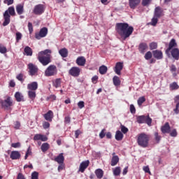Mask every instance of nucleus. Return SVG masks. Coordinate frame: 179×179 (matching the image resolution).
I'll return each instance as SVG.
<instances>
[{"instance_id":"f257e3e1","label":"nucleus","mask_w":179,"mask_h":179,"mask_svg":"<svg viewBox=\"0 0 179 179\" xmlns=\"http://www.w3.org/2000/svg\"><path fill=\"white\" fill-rule=\"evenodd\" d=\"M115 30L117 34L125 40L134 33V27L129 26L127 22H118L115 24Z\"/></svg>"},{"instance_id":"f03ea898","label":"nucleus","mask_w":179,"mask_h":179,"mask_svg":"<svg viewBox=\"0 0 179 179\" xmlns=\"http://www.w3.org/2000/svg\"><path fill=\"white\" fill-rule=\"evenodd\" d=\"M51 52L52 51L50 49H46L38 52V59L44 66L48 65V64L51 62Z\"/></svg>"},{"instance_id":"7ed1b4c3","label":"nucleus","mask_w":179,"mask_h":179,"mask_svg":"<svg viewBox=\"0 0 179 179\" xmlns=\"http://www.w3.org/2000/svg\"><path fill=\"white\" fill-rule=\"evenodd\" d=\"M137 143L141 148H148L149 145V136L145 133H141L137 136Z\"/></svg>"},{"instance_id":"20e7f679","label":"nucleus","mask_w":179,"mask_h":179,"mask_svg":"<svg viewBox=\"0 0 179 179\" xmlns=\"http://www.w3.org/2000/svg\"><path fill=\"white\" fill-rule=\"evenodd\" d=\"M15 15L16 13L15 12V8L12 6L9 7L3 13L4 22H3V26H8V24L10 23V16H15Z\"/></svg>"},{"instance_id":"39448f33","label":"nucleus","mask_w":179,"mask_h":179,"mask_svg":"<svg viewBox=\"0 0 179 179\" xmlns=\"http://www.w3.org/2000/svg\"><path fill=\"white\" fill-rule=\"evenodd\" d=\"M57 73H58V69L55 65L49 66L45 71V76L48 77L55 76Z\"/></svg>"},{"instance_id":"423d86ee","label":"nucleus","mask_w":179,"mask_h":179,"mask_svg":"<svg viewBox=\"0 0 179 179\" xmlns=\"http://www.w3.org/2000/svg\"><path fill=\"white\" fill-rule=\"evenodd\" d=\"M29 75L30 76H37L38 75V67L32 63L28 64Z\"/></svg>"},{"instance_id":"0eeeda50","label":"nucleus","mask_w":179,"mask_h":179,"mask_svg":"<svg viewBox=\"0 0 179 179\" xmlns=\"http://www.w3.org/2000/svg\"><path fill=\"white\" fill-rule=\"evenodd\" d=\"M0 103L2 108H4V110H9L13 104L12 99L10 96H8L5 100H1Z\"/></svg>"},{"instance_id":"6e6552de","label":"nucleus","mask_w":179,"mask_h":179,"mask_svg":"<svg viewBox=\"0 0 179 179\" xmlns=\"http://www.w3.org/2000/svg\"><path fill=\"white\" fill-rule=\"evenodd\" d=\"M47 34H48V29H47V27H43L41 29L39 33H36L35 34V38H36V40H41V38L45 37Z\"/></svg>"},{"instance_id":"1a4fd4ad","label":"nucleus","mask_w":179,"mask_h":179,"mask_svg":"<svg viewBox=\"0 0 179 179\" xmlns=\"http://www.w3.org/2000/svg\"><path fill=\"white\" fill-rule=\"evenodd\" d=\"M177 47V43L176 42V39L172 38L169 42V48L166 50L165 52L168 57H171L170 50L174 49V48Z\"/></svg>"},{"instance_id":"9d476101","label":"nucleus","mask_w":179,"mask_h":179,"mask_svg":"<svg viewBox=\"0 0 179 179\" xmlns=\"http://www.w3.org/2000/svg\"><path fill=\"white\" fill-rule=\"evenodd\" d=\"M69 73L74 78H78V76L80 75V69H79V67H72L69 70Z\"/></svg>"},{"instance_id":"9b49d317","label":"nucleus","mask_w":179,"mask_h":179,"mask_svg":"<svg viewBox=\"0 0 179 179\" xmlns=\"http://www.w3.org/2000/svg\"><path fill=\"white\" fill-rule=\"evenodd\" d=\"M123 68H124V62H118L115 64L114 71L117 75H121V71H122Z\"/></svg>"},{"instance_id":"f8f14e48","label":"nucleus","mask_w":179,"mask_h":179,"mask_svg":"<svg viewBox=\"0 0 179 179\" xmlns=\"http://www.w3.org/2000/svg\"><path fill=\"white\" fill-rule=\"evenodd\" d=\"M34 13L35 15H41L44 13V6L41 4L35 6L34 8Z\"/></svg>"},{"instance_id":"ddd939ff","label":"nucleus","mask_w":179,"mask_h":179,"mask_svg":"<svg viewBox=\"0 0 179 179\" xmlns=\"http://www.w3.org/2000/svg\"><path fill=\"white\" fill-rule=\"evenodd\" d=\"M34 141H42V142H47V141H48V138L45 135L36 134L34 136Z\"/></svg>"},{"instance_id":"4468645a","label":"nucleus","mask_w":179,"mask_h":179,"mask_svg":"<svg viewBox=\"0 0 179 179\" xmlns=\"http://www.w3.org/2000/svg\"><path fill=\"white\" fill-rule=\"evenodd\" d=\"M90 163V162H89V160L81 162L79 167V171H80V173H84L86 168L89 167Z\"/></svg>"},{"instance_id":"2eb2a0df","label":"nucleus","mask_w":179,"mask_h":179,"mask_svg":"<svg viewBox=\"0 0 179 179\" xmlns=\"http://www.w3.org/2000/svg\"><path fill=\"white\" fill-rule=\"evenodd\" d=\"M171 55L174 59L178 61L179 59V50L177 48H174L173 49L170 50Z\"/></svg>"},{"instance_id":"dca6fc26","label":"nucleus","mask_w":179,"mask_h":179,"mask_svg":"<svg viewBox=\"0 0 179 179\" xmlns=\"http://www.w3.org/2000/svg\"><path fill=\"white\" fill-rule=\"evenodd\" d=\"M154 16L158 18L162 17V16H163V9H162L160 6H157L155 8V12H154Z\"/></svg>"},{"instance_id":"f3484780","label":"nucleus","mask_w":179,"mask_h":179,"mask_svg":"<svg viewBox=\"0 0 179 179\" xmlns=\"http://www.w3.org/2000/svg\"><path fill=\"white\" fill-rule=\"evenodd\" d=\"M118 162H120V157L115 155V152H113L111 159L110 166H112L113 167H114V166H117V164H118Z\"/></svg>"},{"instance_id":"a211bd4d","label":"nucleus","mask_w":179,"mask_h":179,"mask_svg":"<svg viewBox=\"0 0 179 179\" xmlns=\"http://www.w3.org/2000/svg\"><path fill=\"white\" fill-rule=\"evenodd\" d=\"M170 124L169 122H166L162 127L161 131L162 134H170Z\"/></svg>"},{"instance_id":"6ab92c4d","label":"nucleus","mask_w":179,"mask_h":179,"mask_svg":"<svg viewBox=\"0 0 179 179\" xmlns=\"http://www.w3.org/2000/svg\"><path fill=\"white\" fill-rule=\"evenodd\" d=\"M76 64L78 66H85L86 64V59L83 56L79 57L76 59Z\"/></svg>"},{"instance_id":"aec40b11","label":"nucleus","mask_w":179,"mask_h":179,"mask_svg":"<svg viewBox=\"0 0 179 179\" xmlns=\"http://www.w3.org/2000/svg\"><path fill=\"white\" fill-rule=\"evenodd\" d=\"M28 90L36 91L38 89V83L37 82H32L27 85Z\"/></svg>"},{"instance_id":"412c9836","label":"nucleus","mask_w":179,"mask_h":179,"mask_svg":"<svg viewBox=\"0 0 179 179\" xmlns=\"http://www.w3.org/2000/svg\"><path fill=\"white\" fill-rule=\"evenodd\" d=\"M43 117L45 120H46V121H49V122H51V121H52V118H54V113H52V110H49L43 115Z\"/></svg>"},{"instance_id":"4be33fe9","label":"nucleus","mask_w":179,"mask_h":179,"mask_svg":"<svg viewBox=\"0 0 179 179\" xmlns=\"http://www.w3.org/2000/svg\"><path fill=\"white\" fill-rule=\"evenodd\" d=\"M141 3V0H129V5L131 9H135L136 6Z\"/></svg>"},{"instance_id":"5701e85b","label":"nucleus","mask_w":179,"mask_h":179,"mask_svg":"<svg viewBox=\"0 0 179 179\" xmlns=\"http://www.w3.org/2000/svg\"><path fill=\"white\" fill-rule=\"evenodd\" d=\"M10 157L12 160H17L20 159V152L19 151H12Z\"/></svg>"},{"instance_id":"b1692460","label":"nucleus","mask_w":179,"mask_h":179,"mask_svg":"<svg viewBox=\"0 0 179 179\" xmlns=\"http://www.w3.org/2000/svg\"><path fill=\"white\" fill-rule=\"evenodd\" d=\"M153 57L157 59H163V52L160 50H154L153 52Z\"/></svg>"},{"instance_id":"393cba45","label":"nucleus","mask_w":179,"mask_h":179,"mask_svg":"<svg viewBox=\"0 0 179 179\" xmlns=\"http://www.w3.org/2000/svg\"><path fill=\"white\" fill-rule=\"evenodd\" d=\"M147 49H148V44H146L145 43H140L139 46H138V50H139L140 52H141V54H144L145 50H146Z\"/></svg>"},{"instance_id":"a878e982","label":"nucleus","mask_w":179,"mask_h":179,"mask_svg":"<svg viewBox=\"0 0 179 179\" xmlns=\"http://www.w3.org/2000/svg\"><path fill=\"white\" fill-rule=\"evenodd\" d=\"M55 160L59 164H64V154L60 153L58 157H57Z\"/></svg>"},{"instance_id":"bb28decb","label":"nucleus","mask_w":179,"mask_h":179,"mask_svg":"<svg viewBox=\"0 0 179 179\" xmlns=\"http://www.w3.org/2000/svg\"><path fill=\"white\" fill-rule=\"evenodd\" d=\"M95 176L97 177V178H103V176H104V171H102L101 169H98L95 170Z\"/></svg>"},{"instance_id":"cd10ccee","label":"nucleus","mask_w":179,"mask_h":179,"mask_svg":"<svg viewBox=\"0 0 179 179\" xmlns=\"http://www.w3.org/2000/svg\"><path fill=\"white\" fill-rule=\"evenodd\" d=\"M59 54L63 58H66L68 57V49L66 48H62L59 50Z\"/></svg>"},{"instance_id":"c85d7f7f","label":"nucleus","mask_w":179,"mask_h":179,"mask_svg":"<svg viewBox=\"0 0 179 179\" xmlns=\"http://www.w3.org/2000/svg\"><path fill=\"white\" fill-rule=\"evenodd\" d=\"M24 52L27 57H31L33 55V50L29 46L24 48Z\"/></svg>"},{"instance_id":"c756f323","label":"nucleus","mask_w":179,"mask_h":179,"mask_svg":"<svg viewBox=\"0 0 179 179\" xmlns=\"http://www.w3.org/2000/svg\"><path fill=\"white\" fill-rule=\"evenodd\" d=\"M107 66H106L105 65L101 66L99 69V73H101V75H106V73H107Z\"/></svg>"},{"instance_id":"7c9ffc66","label":"nucleus","mask_w":179,"mask_h":179,"mask_svg":"<svg viewBox=\"0 0 179 179\" xmlns=\"http://www.w3.org/2000/svg\"><path fill=\"white\" fill-rule=\"evenodd\" d=\"M16 12L18 15H22L24 12V7L22 4H18L16 6Z\"/></svg>"},{"instance_id":"2f4dec72","label":"nucleus","mask_w":179,"mask_h":179,"mask_svg":"<svg viewBox=\"0 0 179 179\" xmlns=\"http://www.w3.org/2000/svg\"><path fill=\"white\" fill-rule=\"evenodd\" d=\"M113 176L118 177L121 174V167L117 166L113 169Z\"/></svg>"},{"instance_id":"473e14b6","label":"nucleus","mask_w":179,"mask_h":179,"mask_svg":"<svg viewBox=\"0 0 179 179\" xmlns=\"http://www.w3.org/2000/svg\"><path fill=\"white\" fill-rule=\"evenodd\" d=\"M113 84L115 86H120L121 85V80L120 78L117 76H115L113 78Z\"/></svg>"},{"instance_id":"72a5a7b5","label":"nucleus","mask_w":179,"mask_h":179,"mask_svg":"<svg viewBox=\"0 0 179 179\" xmlns=\"http://www.w3.org/2000/svg\"><path fill=\"white\" fill-rule=\"evenodd\" d=\"M122 138H124V134L120 131H117L115 134V139L116 141H122Z\"/></svg>"},{"instance_id":"f704fd0d","label":"nucleus","mask_w":179,"mask_h":179,"mask_svg":"<svg viewBox=\"0 0 179 179\" xmlns=\"http://www.w3.org/2000/svg\"><path fill=\"white\" fill-rule=\"evenodd\" d=\"M170 90H177L179 89V85L177 83L173 82L169 85Z\"/></svg>"},{"instance_id":"c9c22d12","label":"nucleus","mask_w":179,"mask_h":179,"mask_svg":"<svg viewBox=\"0 0 179 179\" xmlns=\"http://www.w3.org/2000/svg\"><path fill=\"white\" fill-rule=\"evenodd\" d=\"M145 121H146V116L145 115L138 116L137 117V122L138 124H145Z\"/></svg>"},{"instance_id":"e433bc0d","label":"nucleus","mask_w":179,"mask_h":179,"mask_svg":"<svg viewBox=\"0 0 179 179\" xmlns=\"http://www.w3.org/2000/svg\"><path fill=\"white\" fill-rule=\"evenodd\" d=\"M41 149L42 150V152H47V150H48V149H50V144H48V143H44L42 144Z\"/></svg>"},{"instance_id":"4c0bfd02","label":"nucleus","mask_w":179,"mask_h":179,"mask_svg":"<svg viewBox=\"0 0 179 179\" xmlns=\"http://www.w3.org/2000/svg\"><path fill=\"white\" fill-rule=\"evenodd\" d=\"M28 96L29 99H31V100H34V99H36V91H33V90L28 91Z\"/></svg>"},{"instance_id":"58836bf2","label":"nucleus","mask_w":179,"mask_h":179,"mask_svg":"<svg viewBox=\"0 0 179 179\" xmlns=\"http://www.w3.org/2000/svg\"><path fill=\"white\" fill-rule=\"evenodd\" d=\"M15 97L17 100V101L20 102L22 100H23V95L20 94V92H16L15 94Z\"/></svg>"},{"instance_id":"ea45409f","label":"nucleus","mask_w":179,"mask_h":179,"mask_svg":"<svg viewBox=\"0 0 179 179\" xmlns=\"http://www.w3.org/2000/svg\"><path fill=\"white\" fill-rule=\"evenodd\" d=\"M170 71L172 72L173 76H177V73H176L177 72V67L175 65L172 64L170 66Z\"/></svg>"},{"instance_id":"a19ab883","label":"nucleus","mask_w":179,"mask_h":179,"mask_svg":"<svg viewBox=\"0 0 179 179\" xmlns=\"http://www.w3.org/2000/svg\"><path fill=\"white\" fill-rule=\"evenodd\" d=\"M53 86L55 87H61V80H60V78H57L53 82Z\"/></svg>"},{"instance_id":"79ce46f5","label":"nucleus","mask_w":179,"mask_h":179,"mask_svg":"<svg viewBox=\"0 0 179 179\" xmlns=\"http://www.w3.org/2000/svg\"><path fill=\"white\" fill-rule=\"evenodd\" d=\"M145 101H146V99H145V96H141L138 98L137 103L138 106L141 107V106H142V104H143V103H145Z\"/></svg>"},{"instance_id":"37998d69","label":"nucleus","mask_w":179,"mask_h":179,"mask_svg":"<svg viewBox=\"0 0 179 179\" xmlns=\"http://www.w3.org/2000/svg\"><path fill=\"white\" fill-rule=\"evenodd\" d=\"M157 22H159V17L154 16L150 22L151 26H156Z\"/></svg>"},{"instance_id":"c03bdc74","label":"nucleus","mask_w":179,"mask_h":179,"mask_svg":"<svg viewBox=\"0 0 179 179\" xmlns=\"http://www.w3.org/2000/svg\"><path fill=\"white\" fill-rule=\"evenodd\" d=\"M8 52V49L3 45L0 44V53L6 54Z\"/></svg>"},{"instance_id":"a18cd8bd","label":"nucleus","mask_w":179,"mask_h":179,"mask_svg":"<svg viewBox=\"0 0 179 179\" xmlns=\"http://www.w3.org/2000/svg\"><path fill=\"white\" fill-rule=\"evenodd\" d=\"M170 136H172L173 138H176L177 136L178 133H177V129H173L171 130V131L169 132Z\"/></svg>"},{"instance_id":"49530a36","label":"nucleus","mask_w":179,"mask_h":179,"mask_svg":"<svg viewBox=\"0 0 179 179\" xmlns=\"http://www.w3.org/2000/svg\"><path fill=\"white\" fill-rule=\"evenodd\" d=\"M145 124H147L149 127L152 125V118L149 116H145Z\"/></svg>"},{"instance_id":"de8ad7c7","label":"nucleus","mask_w":179,"mask_h":179,"mask_svg":"<svg viewBox=\"0 0 179 179\" xmlns=\"http://www.w3.org/2000/svg\"><path fill=\"white\" fill-rule=\"evenodd\" d=\"M29 156H31V149H30V147L28 148L26 152L25 157H24L25 160L27 159Z\"/></svg>"},{"instance_id":"09e8293b","label":"nucleus","mask_w":179,"mask_h":179,"mask_svg":"<svg viewBox=\"0 0 179 179\" xmlns=\"http://www.w3.org/2000/svg\"><path fill=\"white\" fill-rule=\"evenodd\" d=\"M157 48V43L152 42L150 43V50H156Z\"/></svg>"},{"instance_id":"8fccbe9b","label":"nucleus","mask_w":179,"mask_h":179,"mask_svg":"<svg viewBox=\"0 0 179 179\" xmlns=\"http://www.w3.org/2000/svg\"><path fill=\"white\" fill-rule=\"evenodd\" d=\"M13 128L15 129H20V122L16 121L14 122Z\"/></svg>"},{"instance_id":"3c124183","label":"nucleus","mask_w":179,"mask_h":179,"mask_svg":"<svg viewBox=\"0 0 179 179\" xmlns=\"http://www.w3.org/2000/svg\"><path fill=\"white\" fill-rule=\"evenodd\" d=\"M31 179H38V172L37 171L32 172Z\"/></svg>"},{"instance_id":"603ef678","label":"nucleus","mask_w":179,"mask_h":179,"mask_svg":"<svg viewBox=\"0 0 179 179\" xmlns=\"http://www.w3.org/2000/svg\"><path fill=\"white\" fill-rule=\"evenodd\" d=\"M145 59H150V58H152V52L148 51L145 53Z\"/></svg>"},{"instance_id":"864d4df0","label":"nucleus","mask_w":179,"mask_h":179,"mask_svg":"<svg viewBox=\"0 0 179 179\" xmlns=\"http://www.w3.org/2000/svg\"><path fill=\"white\" fill-rule=\"evenodd\" d=\"M155 139L157 142H160V140L162 139V136L159 135V133L155 132Z\"/></svg>"},{"instance_id":"5fc2aeb1","label":"nucleus","mask_w":179,"mask_h":179,"mask_svg":"<svg viewBox=\"0 0 179 179\" xmlns=\"http://www.w3.org/2000/svg\"><path fill=\"white\" fill-rule=\"evenodd\" d=\"M15 36H16V41L18 43V41L20 40H22V33L20 32H17L15 34Z\"/></svg>"},{"instance_id":"6e6d98bb","label":"nucleus","mask_w":179,"mask_h":179,"mask_svg":"<svg viewBox=\"0 0 179 179\" xmlns=\"http://www.w3.org/2000/svg\"><path fill=\"white\" fill-rule=\"evenodd\" d=\"M104 136H106V129H103L101 130V131L99 133V138L101 139H103V138H104Z\"/></svg>"},{"instance_id":"4d7b16f0","label":"nucleus","mask_w":179,"mask_h":179,"mask_svg":"<svg viewBox=\"0 0 179 179\" xmlns=\"http://www.w3.org/2000/svg\"><path fill=\"white\" fill-rule=\"evenodd\" d=\"M28 29L29 34H31L33 33V24H31V22L28 23Z\"/></svg>"},{"instance_id":"13d9d810","label":"nucleus","mask_w":179,"mask_h":179,"mask_svg":"<svg viewBox=\"0 0 179 179\" xmlns=\"http://www.w3.org/2000/svg\"><path fill=\"white\" fill-rule=\"evenodd\" d=\"M120 128L123 134H127V132H128V128H127L125 126L121 125Z\"/></svg>"},{"instance_id":"bf43d9fd","label":"nucleus","mask_w":179,"mask_h":179,"mask_svg":"<svg viewBox=\"0 0 179 179\" xmlns=\"http://www.w3.org/2000/svg\"><path fill=\"white\" fill-rule=\"evenodd\" d=\"M43 127L44 129H48V128H50V123L48 122H44L43 123Z\"/></svg>"},{"instance_id":"052dcab7","label":"nucleus","mask_w":179,"mask_h":179,"mask_svg":"<svg viewBox=\"0 0 179 179\" xmlns=\"http://www.w3.org/2000/svg\"><path fill=\"white\" fill-rule=\"evenodd\" d=\"M152 0H143V1H142V5L143 6H148V5H149V3H150V1H151Z\"/></svg>"},{"instance_id":"680f3d73","label":"nucleus","mask_w":179,"mask_h":179,"mask_svg":"<svg viewBox=\"0 0 179 179\" xmlns=\"http://www.w3.org/2000/svg\"><path fill=\"white\" fill-rule=\"evenodd\" d=\"M11 146L12 148H20L21 145H20V143L17 142V143H12Z\"/></svg>"},{"instance_id":"e2e57ef3","label":"nucleus","mask_w":179,"mask_h":179,"mask_svg":"<svg viewBox=\"0 0 179 179\" xmlns=\"http://www.w3.org/2000/svg\"><path fill=\"white\" fill-rule=\"evenodd\" d=\"M130 111L131 114H135L136 111V110L135 109V106L133 104L130 105Z\"/></svg>"},{"instance_id":"0e129e2a","label":"nucleus","mask_w":179,"mask_h":179,"mask_svg":"<svg viewBox=\"0 0 179 179\" xmlns=\"http://www.w3.org/2000/svg\"><path fill=\"white\" fill-rule=\"evenodd\" d=\"M78 106L80 108H83V107H85V102L81 101H79L78 103Z\"/></svg>"},{"instance_id":"69168bd1","label":"nucleus","mask_w":179,"mask_h":179,"mask_svg":"<svg viewBox=\"0 0 179 179\" xmlns=\"http://www.w3.org/2000/svg\"><path fill=\"white\" fill-rule=\"evenodd\" d=\"M174 113L176 114H179V103H178L176 106V108L173 110Z\"/></svg>"},{"instance_id":"338daca9","label":"nucleus","mask_w":179,"mask_h":179,"mask_svg":"<svg viewBox=\"0 0 179 179\" xmlns=\"http://www.w3.org/2000/svg\"><path fill=\"white\" fill-rule=\"evenodd\" d=\"M17 80H20V82H22L23 80V74L20 73L17 76Z\"/></svg>"},{"instance_id":"774afa93","label":"nucleus","mask_w":179,"mask_h":179,"mask_svg":"<svg viewBox=\"0 0 179 179\" xmlns=\"http://www.w3.org/2000/svg\"><path fill=\"white\" fill-rule=\"evenodd\" d=\"M17 179H26V178H24V176L22 175V173H19L17 176Z\"/></svg>"}]
</instances>
